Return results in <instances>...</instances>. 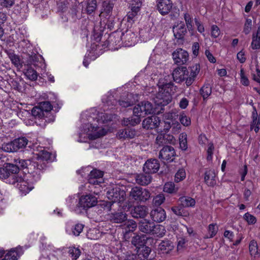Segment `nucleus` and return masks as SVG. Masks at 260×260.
Wrapping results in <instances>:
<instances>
[{"mask_svg":"<svg viewBox=\"0 0 260 260\" xmlns=\"http://www.w3.org/2000/svg\"><path fill=\"white\" fill-rule=\"evenodd\" d=\"M167 77L159 80L157 84L158 91L154 98L156 106L162 107L169 104L172 100V94L176 92L177 87L173 82L169 81Z\"/></svg>","mask_w":260,"mask_h":260,"instance_id":"nucleus-1","label":"nucleus"},{"mask_svg":"<svg viewBox=\"0 0 260 260\" xmlns=\"http://www.w3.org/2000/svg\"><path fill=\"white\" fill-rule=\"evenodd\" d=\"M52 109V106L50 102H42L32 109L31 114L36 118L44 120L45 124L46 122L50 123L54 120V116L51 112Z\"/></svg>","mask_w":260,"mask_h":260,"instance_id":"nucleus-2","label":"nucleus"},{"mask_svg":"<svg viewBox=\"0 0 260 260\" xmlns=\"http://www.w3.org/2000/svg\"><path fill=\"white\" fill-rule=\"evenodd\" d=\"M0 179L7 180L9 184L13 185L20 181L17 166L11 163H0Z\"/></svg>","mask_w":260,"mask_h":260,"instance_id":"nucleus-3","label":"nucleus"},{"mask_svg":"<svg viewBox=\"0 0 260 260\" xmlns=\"http://www.w3.org/2000/svg\"><path fill=\"white\" fill-rule=\"evenodd\" d=\"M107 196L110 202H104L102 206L107 209L111 210L112 203L123 202L126 198V193L125 191L118 187H116L112 189L108 190L107 193Z\"/></svg>","mask_w":260,"mask_h":260,"instance_id":"nucleus-4","label":"nucleus"},{"mask_svg":"<svg viewBox=\"0 0 260 260\" xmlns=\"http://www.w3.org/2000/svg\"><path fill=\"white\" fill-rule=\"evenodd\" d=\"M28 140L25 137H20L8 143H4L2 145V149L6 152H14L26 146Z\"/></svg>","mask_w":260,"mask_h":260,"instance_id":"nucleus-5","label":"nucleus"},{"mask_svg":"<svg viewBox=\"0 0 260 260\" xmlns=\"http://www.w3.org/2000/svg\"><path fill=\"white\" fill-rule=\"evenodd\" d=\"M129 197L137 202H144L150 198V192L146 188L135 186L132 188Z\"/></svg>","mask_w":260,"mask_h":260,"instance_id":"nucleus-6","label":"nucleus"},{"mask_svg":"<svg viewBox=\"0 0 260 260\" xmlns=\"http://www.w3.org/2000/svg\"><path fill=\"white\" fill-rule=\"evenodd\" d=\"M36 155H37V160L32 162L33 166L40 171L45 169L47 167L48 160L51 159V153L43 149Z\"/></svg>","mask_w":260,"mask_h":260,"instance_id":"nucleus-7","label":"nucleus"},{"mask_svg":"<svg viewBox=\"0 0 260 260\" xmlns=\"http://www.w3.org/2000/svg\"><path fill=\"white\" fill-rule=\"evenodd\" d=\"M176 156V151L171 146L165 145L160 150L158 158L163 162H171L174 161Z\"/></svg>","mask_w":260,"mask_h":260,"instance_id":"nucleus-8","label":"nucleus"},{"mask_svg":"<svg viewBox=\"0 0 260 260\" xmlns=\"http://www.w3.org/2000/svg\"><path fill=\"white\" fill-rule=\"evenodd\" d=\"M189 71L185 67H179L174 70L172 75L173 80L177 83L186 81L188 78Z\"/></svg>","mask_w":260,"mask_h":260,"instance_id":"nucleus-9","label":"nucleus"},{"mask_svg":"<svg viewBox=\"0 0 260 260\" xmlns=\"http://www.w3.org/2000/svg\"><path fill=\"white\" fill-rule=\"evenodd\" d=\"M97 202V198L94 196L89 194L81 197L79 205L83 209H87L95 206Z\"/></svg>","mask_w":260,"mask_h":260,"instance_id":"nucleus-10","label":"nucleus"},{"mask_svg":"<svg viewBox=\"0 0 260 260\" xmlns=\"http://www.w3.org/2000/svg\"><path fill=\"white\" fill-rule=\"evenodd\" d=\"M172 56L175 63L179 66L186 63L189 58L187 52L181 48L174 51Z\"/></svg>","mask_w":260,"mask_h":260,"instance_id":"nucleus-11","label":"nucleus"},{"mask_svg":"<svg viewBox=\"0 0 260 260\" xmlns=\"http://www.w3.org/2000/svg\"><path fill=\"white\" fill-rule=\"evenodd\" d=\"M160 168L159 161L155 158L148 159L143 167V171L145 173L153 174L156 173Z\"/></svg>","mask_w":260,"mask_h":260,"instance_id":"nucleus-12","label":"nucleus"},{"mask_svg":"<svg viewBox=\"0 0 260 260\" xmlns=\"http://www.w3.org/2000/svg\"><path fill=\"white\" fill-rule=\"evenodd\" d=\"M130 214L135 218H144L148 214V208L144 205H138L132 207Z\"/></svg>","mask_w":260,"mask_h":260,"instance_id":"nucleus-13","label":"nucleus"},{"mask_svg":"<svg viewBox=\"0 0 260 260\" xmlns=\"http://www.w3.org/2000/svg\"><path fill=\"white\" fill-rule=\"evenodd\" d=\"M173 7V3L171 0H159L156 9L159 13L162 16L169 13Z\"/></svg>","mask_w":260,"mask_h":260,"instance_id":"nucleus-14","label":"nucleus"},{"mask_svg":"<svg viewBox=\"0 0 260 260\" xmlns=\"http://www.w3.org/2000/svg\"><path fill=\"white\" fill-rule=\"evenodd\" d=\"M188 78L186 79L185 84L187 86H190L194 81L196 78L200 71V66L198 63L193 64L189 68Z\"/></svg>","mask_w":260,"mask_h":260,"instance_id":"nucleus-15","label":"nucleus"},{"mask_svg":"<svg viewBox=\"0 0 260 260\" xmlns=\"http://www.w3.org/2000/svg\"><path fill=\"white\" fill-rule=\"evenodd\" d=\"M160 123L159 118L156 116H151L146 118L142 122V126L146 129H153L157 127Z\"/></svg>","mask_w":260,"mask_h":260,"instance_id":"nucleus-16","label":"nucleus"},{"mask_svg":"<svg viewBox=\"0 0 260 260\" xmlns=\"http://www.w3.org/2000/svg\"><path fill=\"white\" fill-rule=\"evenodd\" d=\"M150 215L152 219L156 222H162L167 217L166 211L161 207L153 209Z\"/></svg>","mask_w":260,"mask_h":260,"instance_id":"nucleus-17","label":"nucleus"},{"mask_svg":"<svg viewBox=\"0 0 260 260\" xmlns=\"http://www.w3.org/2000/svg\"><path fill=\"white\" fill-rule=\"evenodd\" d=\"M174 137L172 135L160 133L156 138L155 143L159 146H164L174 143Z\"/></svg>","mask_w":260,"mask_h":260,"instance_id":"nucleus-18","label":"nucleus"},{"mask_svg":"<svg viewBox=\"0 0 260 260\" xmlns=\"http://www.w3.org/2000/svg\"><path fill=\"white\" fill-rule=\"evenodd\" d=\"M154 224L153 222L144 219L139 222L138 226L140 232L150 235L151 233H152L153 227H154Z\"/></svg>","mask_w":260,"mask_h":260,"instance_id":"nucleus-19","label":"nucleus"},{"mask_svg":"<svg viewBox=\"0 0 260 260\" xmlns=\"http://www.w3.org/2000/svg\"><path fill=\"white\" fill-rule=\"evenodd\" d=\"M122 34L121 32L118 31H115L110 34L107 40L109 45L112 47L120 46L122 43Z\"/></svg>","mask_w":260,"mask_h":260,"instance_id":"nucleus-20","label":"nucleus"},{"mask_svg":"<svg viewBox=\"0 0 260 260\" xmlns=\"http://www.w3.org/2000/svg\"><path fill=\"white\" fill-rule=\"evenodd\" d=\"M174 248L173 243L171 240L165 239L159 244L158 250L161 253L168 254L173 250Z\"/></svg>","mask_w":260,"mask_h":260,"instance_id":"nucleus-21","label":"nucleus"},{"mask_svg":"<svg viewBox=\"0 0 260 260\" xmlns=\"http://www.w3.org/2000/svg\"><path fill=\"white\" fill-rule=\"evenodd\" d=\"M251 118L252 121L250 123V131L254 130L256 133L259 132L260 128V114L258 115L255 107H253Z\"/></svg>","mask_w":260,"mask_h":260,"instance_id":"nucleus-22","label":"nucleus"},{"mask_svg":"<svg viewBox=\"0 0 260 260\" xmlns=\"http://www.w3.org/2000/svg\"><path fill=\"white\" fill-rule=\"evenodd\" d=\"M173 30L174 37L176 39L178 40L183 39L185 35L187 33V29L185 24L182 22H181L175 26H174Z\"/></svg>","mask_w":260,"mask_h":260,"instance_id":"nucleus-23","label":"nucleus"},{"mask_svg":"<svg viewBox=\"0 0 260 260\" xmlns=\"http://www.w3.org/2000/svg\"><path fill=\"white\" fill-rule=\"evenodd\" d=\"M138 225L133 220H129L125 222L123 225V233L125 239L129 238V234L135 231Z\"/></svg>","mask_w":260,"mask_h":260,"instance_id":"nucleus-24","label":"nucleus"},{"mask_svg":"<svg viewBox=\"0 0 260 260\" xmlns=\"http://www.w3.org/2000/svg\"><path fill=\"white\" fill-rule=\"evenodd\" d=\"M135 179L138 184L141 185H147L151 182L152 177L150 173L144 172V173L137 174Z\"/></svg>","mask_w":260,"mask_h":260,"instance_id":"nucleus-25","label":"nucleus"},{"mask_svg":"<svg viewBox=\"0 0 260 260\" xmlns=\"http://www.w3.org/2000/svg\"><path fill=\"white\" fill-rule=\"evenodd\" d=\"M204 181L206 184L209 186H214L216 184L215 179L216 174L214 170H209L205 172Z\"/></svg>","mask_w":260,"mask_h":260,"instance_id":"nucleus-26","label":"nucleus"},{"mask_svg":"<svg viewBox=\"0 0 260 260\" xmlns=\"http://www.w3.org/2000/svg\"><path fill=\"white\" fill-rule=\"evenodd\" d=\"M110 220L114 223H120L126 221L127 215L123 212H117L109 215Z\"/></svg>","mask_w":260,"mask_h":260,"instance_id":"nucleus-27","label":"nucleus"},{"mask_svg":"<svg viewBox=\"0 0 260 260\" xmlns=\"http://www.w3.org/2000/svg\"><path fill=\"white\" fill-rule=\"evenodd\" d=\"M7 55L11 61L12 63L14 65L18 70H20L22 69L23 61L20 59L18 55L15 54L14 52L12 51L8 52Z\"/></svg>","mask_w":260,"mask_h":260,"instance_id":"nucleus-28","label":"nucleus"},{"mask_svg":"<svg viewBox=\"0 0 260 260\" xmlns=\"http://www.w3.org/2000/svg\"><path fill=\"white\" fill-rule=\"evenodd\" d=\"M136 133L133 129H124L118 131L117 136L120 139H133L136 136Z\"/></svg>","mask_w":260,"mask_h":260,"instance_id":"nucleus-29","label":"nucleus"},{"mask_svg":"<svg viewBox=\"0 0 260 260\" xmlns=\"http://www.w3.org/2000/svg\"><path fill=\"white\" fill-rule=\"evenodd\" d=\"M20 177L21 180L16 182V183H18V185H19L18 188L20 191L24 193L29 192L34 188V187L33 185L24 180L21 176H20Z\"/></svg>","mask_w":260,"mask_h":260,"instance_id":"nucleus-30","label":"nucleus"},{"mask_svg":"<svg viewBox=\"0 0 260 260\" xmlns=\"http://www.w3.org/2000/svg\"><path fill=\"white\" fill-rule=\"evenodd\" d=\"M140 121L141 119L139 116L133 115L132 117L123 118L122 123L126 126H134L140 123Z\"/></svg>","mask_w":260,"mask_h":260,"instance_id":"nucleus-31","label":"nucleus"},{"mask_svg":"<svg viewBox=\"0 0 260 260\" xmlns=\"http://www.w3.org/2000/svg\"><path fill=\"white\" fill-rule=\"evenodd\" d=\"M142 110L144 116L145 115L155 113V110L152 104L148 101H143L141 102Z\"/></svg>","mask_w":260,"mask_h":260,"instance_id":"nucleus-32","label":"nucleus"},{"mask_svg":"<svg viewBox=\"0 0 260 260\" xmlns=\"http://www.w3.org/2000/svg\"><path fill=\"white\" fill-rule=\"evenodd\" d=\"M166 231L164 226L160 224H154V227L152 230L150 235H152L157 237H162L166 234Z\"/></svg>","mask_w":260,"mask_h":260,"instance_id":"nucleus-33","label":"nucleus"},{"mask_svg":"<svg viewBox=\"0 0 260 260\" xmlns=\"http://www.w3.org/2000/svg\"><path fill=\"white\" fill-rule=\"evenodd\" d=\"M251 48L253 49H258L260 48V26L258 27L257 31L253 34Z\"/></svg>","mask_w":260,"mask_h":260,"instance_id":"nucleus-34","label":"nucleus"},{"mask_svg":"<svg viewBox=\"0 0 260 260\" xmlns=\"http://www.w3.org/2000/svg\"><path fill=\"white\" fill-rule=\"evenodd\" d=\"M179 201L183 207H193L196 204L194 199L187 196L180 197Z\"/></svg>","mask_w":260,"mask_h":260,"instance_id":"nucleus-35","label":"nucleus"},{"mask_svg":"<svg viewBox=\"0 0 260 260\" xmlns=\"http://www.w3.org/2000/svg\"><path fill=\"white\" fill-rule=\"evenodd\" d=\"M24 74L27 79L31 81H35L37 79L38 74L37 72L31 67L27 66V68L24 70Z\"/></svg>","mask_w":260,"mask_h":260,"instance_id":"nucleus-36","label":"nucleus"},{"mask_svg":"<svg viewBox=\"0 0 260 260\" xmlns=\"http://www.w3.org/2000/svg\"><path fill=\"white\" fill-rule=\"evenodd\" d=\"M122 41H124L125 45L131 46L135 39V35L131 31H126L125 33L122 32Z\"/></svg>","mask_w":260,"mask_h":260,"instance_id":"nucleus-37","label":"nucleus"},{"mask_svg":"<svg viewBox=\"0 0 260 260\" xmlns=\"http://www.w3.org/2000/svg\"><path fill=\"white\" fill-rule=\"evenodd\" d=\"M14 161L15 164L14 165L17 166L18 168V173L19 172L20 169H24L27 168L29 165H32V162H31L29 160H25L23 159H15Z\"/></svg>","mask_w":260,"mask_h":260,"instance_id":"nucleus-38","label":"nucleus"},{"mask_svg":"<svg viewBox=\"0 0 260 260\" xmlns=\"http://www.w3.org/2000/svg\"><path fill=\"white\" fill-rule=\"evenodd\" d=\"M200 94L202 96L204 101L206 100L211 94L212 88L210 84H205L200 89Z\"/></svg>","mask_w":260,"mask_h":260,"instance_id":"nucleus-39","label":"nucleus"},{"mask_svg":"<svg viewBox=\"0 0 260 260\" xmlns=\"http://www.w3.org/2000/svg\"><path fill=\"white\" fill-rule=\"evenodd\" d=\"M187 135L185 133H182L180 134L179 137L180 148L181 150L185 151L187 147Z\"/></svg>","mask_w":260,"mask_h":260,"instance_id":"nucleus-40","label":"nucleus"},{"mask_svg":"<svg viewBox=\"0 0 260 260\" xmlns=\"http://www.w3.org/2000/svg\"><path fill=\"white\" fill-rule=\"evenodd\" d=\"M178 190V187L172 182L166 183L164 187V191L169 193H176Z\"/></svg>","mask_w":260,"mask_h":260,"instance_id":"nucleus-41","label":"nucleus"},{"mask_svg":"<svg viewBox=\"0 0 260 260\" xmlns=\"http://www.w3.org/2000/svg\"><path fill=\"white\" fill-rule=\"evenodd\" d=\"M97 8L96 0L89 1L87 3L86 11L87 14H92Z\"/></svg>","mask_w":260,"mask_h":260,"instance_id":"nucleus-42","label":"nucleus"},{"mask_svg":"<svg viewBox=\"0 0 260 260\" xmlns=\"http://www.w3.org/2000/svg\"><path fill=\"white\" fill-rule=\"evenodd\" d=\"M249 250L251 256L256 257L258 254L257 243L255 240H252L249 244Z\"/></svg>","mask_w":260,"mask_h":260,"instance_id":"nucleus-43","label":"nucleus"},{"mask_svg":"<svg viewBox=\"0 0 260 260\" xmlns=\"http://www.w3.org/2000/svg\"><path fill=\"white\" fill-rule=\"evenodd\" d=\"M114 5L112 3L104 1L103 3V12L106 14V16H109L111 14Z\"/></svg>","mask_w":260,"mask_h":260,"instance_id":"nucleus-44","label":"nucleus"},{"mask_svg":"<svg viewBox=\"0 0 260 260\" xmlns=\"http://www.w3.org/2000/svg\"><path fill=\"white\" fill-rule=\"evenodd\" d=\"M143 240V237L139 235H136L132 238L131 243L137 248H140L141 246L144 245Z\"/></svg>","mask_w":260,"mask_h":260,"instance_id":"nucleus-45","label":"nucleus"},{"mask_svg":"<svg viewBox=\"0 0 260 260\" xmlns=\"http://www.w3.org/2000/svg\"><path fill=\"white\" fill-rule=\"evenodd\" d=\"M218 230V226L216 224H210L208 226V234L209 236H206L204 238L206 239L213 237L216 234Z\"/></svg>","mask_w":260,"mask_h":260,"instance_id":"nucleus-46","label":"nucleus"},{"mask_svg":"<svg viewBox=\"0 0 260 260\" xmlns=\"http://www.w3.org/2000/svg\"><path fill=\"white\" fill-rule=\"evenodd\" d=\"M18 256L17 251L15 249H11L9 251L5 256L3 259L5 260H17Z\"/></svg>","mask_w":260,"mask_h":260,"instance_id":"nucleus-47","label":"nucleus"},{"mask_svg":"<svg viewBox=\"0 0 260 260\" xmlns=\"http://www.w3.org/2000/svg\"><path fill=\"white\" fill-rule=\"evenodd\" d=\"M186 177V173L185 170L183 168L178 170L175 176V181L179 182L183 180Z\"/></svg>","mask_w":260,"mask_h":260,"instance_id":"nucleus-48","label":"nucleus"},{"mask_svg":"<svg viewBox=\"0 0 260 260\" xmlns=\"http://www.w3.org/2000/svg\"><path fill=\"white\" fill-rule=\"evenodd\" d=\"M84 225L82 223H77L72 229V232L73 234L76 236H79L80 234L83 231Z\"/></svg>","mask_w":260,"mask_h":260,"instance_id":"nucleus-49","label":"nucleus"},{"mask_svg":"<svg viewBox=\"0 0 260 260\" xmlns=\"http://www.w3.org/2000/svg\"><path fill=\"white\" fill-rule=\"evenodd\" d=\"M186 26L189 30H192V20L190 15L188 13H185L183 15Z\"/></svg>","mask_w":260,"mask_h":260,"instance_id":"nucleus-50","label":"nucleus"},{"mask_svg":"<svg viewBox=\"0 0 260 260\" xmlns=\"http://www.w3.org/2000/svg\"><path fill=\"white\" fill-rule=\"evenodd\" d=\"M106 133V131L104 128H100L98 132L90 134L89 137L92 140H95L101 137L105 136Z\"/></svg>","mask_w":260,"mask_h":260,"instance_id":"nucleus-51","label":"nucleus"},{"mask_svg":"<svg viewBox=\"0 0 260 260\" xmlns=\"http://www.w3.org/2000/svg\"><path fill=\"white\" fill-rule=\"evenodd\" d=\"M69 253L73 259H76L80 255V250L78 248L71 247L69 250Z\"/></svg>","mask_w":260,"mask_h":260,"instance_id":"nucleus-52","label":"nucleus"},{"mask_svg":"<svg viewBox=\"0 0 260 260\" xmlns=\"http://www.w3.org/2000/svg\"><path fill=\"white\" fill-rule=\"evenodd\" d=\"M165 200V196L163 194L157 195L153 200V203L156 206H160Z\"/></svg>","mask_w":260,"mask_h":260,"instance_id":"nucleus-53","label":"nucleus"},{"mask_svg":"<svg viewBox=\"0 0 260 260\" xmlns=\"http://www.w3.org/2000/svg\"><path fill=\"white\" fill-rule=\"evenodd\" d=\"M179 119L184 126H188L191 123V121L189 118H188L184 113L180 114L179 115Z\"/></svg>","mask_w":260,"mask_h":260,"instance_id":"nucleus-54","label":"nucleus"},{"mask_svg":"<svg viewBox=\"0 0 260 260\" xmlns=\"http://www.w3.org/2000/svg\"><path fill=\"white\" fill-rule=\"evenodd\" d=\"M103 172L98 170H93L90 173L89 177L90 178H97L98 179L103 180Z\"/></svg>","mask_w":260,"mask_h":260,"instance_id":"nucleus-55","label":"nucleus"},{"mask_svg":"<svg viewBox=\"0 0 260 260\" xmlns=\"http://www.w3.org/2000/svg\"><path fill=\"white\" fill-rule=\"evenodd\" d=\"M240 80L241 83L244 86H248L249 84V81L245 74L244 69L241 68L240 70Z\"/></svg>","mask_w":260,"mask_h":260,"instance_id":"nucleus-56","label":"nucleus"},{"mask_svg":"<svg viewBox=\"0 0 260 260\" xmlns=\"http://www.w3.org/2000/svg\"><path fill=\"white\" fill-rule=\"evenodd\" d=\"M214 147L212 143L208 144V149L207 151V159L208 161H211L212 159V154H213V151Z\"/></svg>","mask_w":260,"mask_h":260,"instance_id":"nucleus-57","label":"nucleus"},{"mask_svg":"<svg viewBox=\"0 0 260 260\" xmlns=\"http://www.w3.org/2000/svg\"><path fill=\"white\" fill-rule=\"evenodd\" d=\"M252 26V20L251 19H246L245 23L244 24V27L243 29V32L246 34H248L251 29Z\"/></svg>","mask_w":260,"mask_h":260,"instance_id":"nucleus-58","label":"nucleus"},{"mask_svg":"<svg viewBox=\"0 0 260 260\" xmlns=\"http://www.w3.org/2000/svg\"><path fill=\"white\" fill-rule=\"evenodd\" d=\"M133 115H136L139 116L140 118L141 117H144V115L142 110L141 104L137 105V106H135L133 109Z\"/></svg>","mask_w":260,"mask_h":260,"instance_id":"nucleus-59","label":"nucleus"},{"mask_svg":"<svg viewBox=\"0 0 260 260\" xmlns=\"http://www.w3.org/2000/svg\"><path fill=\"white\" fill-rule=\"evenodd\" d=\"M244 218L247 221L248 224H254L256 221V218L248 212L244 214Z\"/></svg>","mask_w":260,"mask_h":260,"instance_id":"nucleus-60","label":"nucleus"},{"mask_svg":"<svg viewBox=\"0 0 260 260\" xmlns=\"http://www.w3.org/2000/svg\"><path fill=\"white\" fill-rule=\"evenodd\" d=\"M211 37L217 38L220 34V30L219 27L216 25L211 26Z\"/></svg>","mask_w":260,"mask_h":260,"instance_id":"nucleus-61","label":"nucleus"},{"mask_svg":"<svg viewBox=\"0 0 260 260\" xmlns=\"http://www.w3.org/2000/svg\"><path fill=\"white\" fill-rule=\"evenodd\" d=\"M182 206L180 205V206H173L171 208L172 211L176 215L182 216L183 209Z\"/></svg>","mask_w":260,"mask_h":260,"instance_id":"nucleus-62","label":"nucleus"},{"mask_svg":"<svg viewBox=\"0 0 260 260\" xmlns=\"http://www.w3.org/2000/svg\"><path fill=\"white\" fill-rule=\"evenodd\" d=\"M0 3L3 7L9 8L14 5L15 0H0Z\"/></svg>","mask_w":260,"mask_h":260,"instance_id":"nucleus-63","label":"nucleus"},{"mask_svg":"<svg viewBox=\"0 0 260 260\" xmlns=\"http://www.w3.org/2000/svg\"><path fill=\"white\" fill-rule=\"evenodd\" d=\"M99 117H101V120L103 123H107L108 121L112 120V116L111 115H108L107 113H101L99 115Z\"/></svg>","mask_w":260,"mask_h":260,"instance_id":"nucleus-64","label":"nucleus"}]
</instances>
